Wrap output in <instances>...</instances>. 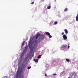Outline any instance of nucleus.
<instances>
[{"label": "nucleus", "mask_w": 78, "mask_h": 78, "mask_svg": "<svg viewBox=\"0 0 78 78\" xmlns=\"http://www.w3.org/2000/svg\"><path fill=\"white\" fill-rule=\"evenodd\" d=\"M17 73L19 74L20 75H21L22 73H23V69H19L17 71Z\"/></svg>", "instance_id": "obj_1"}, {"label": "nucleus", "mask_w": 78, "mask_h": 78, "mask_svg": "<svg viewBox=\"0 0 78 78\" xmlns=\"http://www.w3.org/2000/svg\"><path fill=\"white\" fill-rule=\"evenodd\" d=\"M70 75V78H75V76H76V73H75V72L73 73H71Z\"/></svg>", "instance_id": "obj_2"}, {"label": "nucleus", "mask_w": 78, "mask_h": 78, "mask_svg": "<svg viewBox=\"0 0 78 78\" xmlns=\"http://www.w3.org/2000/svg\"><path fill=\"white\" fill-rule=\"evenodd\" d=\"M39 36H40V34H37L34 36L35 39H37Z\"/></svg>", "instance_id": "obj_3"}, {"label": "nucleus", "mask_w": 78, "mask_h": 78, "mask_svg": "<svg viewBox=\"0 0 78 78\" xmlns=\"http://www.w3.org/2000/svg\"><path fill=\"white\" fill-rule=\"evenodd\" d=\"M63 37L64 39V40H66V39H67V36H66V34L63 35Z\"/></svg>", "instance_id": "obj_4"}, {"label": "nucleus", "mask_w": 78, "mask_h": 78, "mask_svg": "<svg viewBox=\"0 0 78 78\" xmlns=\"http://www.w3.org/2000/svg\"><path fill=\"white\" fill-rule=\"evenodd\" d=\"M24 51H25V49L23 50V52L21 54V55H20V57H21V58H22L23 57V56L24 55V54H25V51L24 52Z\"/></svg>", "instance_id": "obj_5"}, {"label": "nucleus", "mask_w": 78, "mask_h": 78, "mask_svg": "<svg viewBox=\"0 0 78 78\" xmlns=\"http://www.w3.org/2000/svg\"><path fill=\"white\" fill-rule=\"evenodd\" d=\"M21 67L23 69H24L26 67V64H24V63H23L22 64Z\"/></svg>", "instance_id": "obj_6"}, {"label": "nucleus", "mask_w": 78, "mask_h": 78, "mask_svg": "<svg viewBox=\"0 0 78 78\" xmlns=\"http://www.w3.org/2000/svg\"><path fill=\"white\" fill-rule=\"evenodd\" d=\"M66 47H67V45H63L61 46L62 48H66Z\"/></svg>", "instance_id": "obj_7"}, {"label": "nucleus", "mask_w": 78, "mask_h": 78, "mask_svg": "<svg viewBox=\"0 0 78 78\" xmlns=\"http://www.w3.org/2000/svg\"><path fill=\"white\" fill-rule=\"evenodd\" d=\"M28 56H27V57H26L25 58V59H24V61H25V62H26V61H27V59H28Z\"/></svg>", "instance_id": "obj_8"}, {"label": "nucleus", "mask_w": 78, "mask_h": 78, "mask_svg": "<svg viewBox=\"0 0 78 78\" xmlns=\"http://www.w3.org/2000/svg\"><path fill=\"white\" fill-rule=\"evenodd\" d=\"M64 31L66 34H67V33H68V31H67V29H65Z\"/></svg>", "instance_id": "obj_9"}, {"label": "nucleus", "mask_w": 78, "mask_h": 78, "mask_svg": "<svg viewBox=\"0 0 78 78\" xmlns=\"http://www.w3.org/2000/svg\"><path fill=\"white\" fill-rule=\"evenodd\" d=\"M34 61L35 62H38V61H39V60L38 59H34Z\"/></svg>", "instance_id": "obj_10"}, {"label": "nucleus", "mask_w": 78, "mask_h": 78, "mask_svg": "<svg viewBox=\"0 0 78 78\" xmlns=\"http://www.w3.org/2000/svg\"><path fill=\"white\" fill-rule=\"evenodd\" d=\"M41 39H44V37H45V36H44V35H41Z\"/></svg>", "instance_id": "obj_11"}, {"label": "nucleus", "mask_w": 78, "mask_h": 78, "mask_svg": "<svg viewBox=\"0 0 78 78\" xmlns=\"http://www.w3.org/2000/svg\"><path fill=\"white\" fill-rule=\"evenodd\" d=\"M76 21L78 20V14L76 16Z\"/></svg>", "instance_id": "obj_12"}, {"label": "nucleus", "mask_w": 78, "mask_h": 78, "mask_svg": "<svg viewBox=\"0 0 78 78\" xmlns=\"http://www.w3.org/2000/svg\"><path fill=\"white\" fill-rule=\"evenodd\" d=\"M68 10V9H67V8H66L64 11H65V12H66V11H67Z\"/></svg>", "instance_id": "obj_13"}, {"label": "nucleus", "mask_w": 78, "mask_h": 78, "mask_svg": "<svg viewBox=\"0 0 78 78\" xmlns=\"http://www.w3.org/2000/svg\"><path fill=\"white\" fill-rule=\"evenodd\" d=\"M46 33L48 36H49V35H50V33H49V32H46Z\"/></svg>", "instance_id": "obj_14"}, {"label": "nucleus", "mask_w": 78, "mask_h": 78, "mask_svg": "<svg viewBox=\"0 0 78 78\" xmlns=\"http://www.w3.org/2000/svg\"><path fill=\"white\" fill-rule=\"evenodd\" d=\"M51 8V6L50 5L48 7H47V9H49Z\"/></svg>", "instance_id": "obj_15"}, {"label": "nucleus", "mask_w": 78, "mask_h": 78, "mask_svg": "<svg viewBox=\"0 0 78 78\" xmlns=\"http://www.w3.org/2000/svg\"><path fill=\"white\" fill-rule=\"evenodd\" d=\"M37 58H41V55H39V56L37 57Z\"/></svg>", "instance_id": "obj_16"}, {"label": "nucleus", "mask_w": 78, "mask_h": 78, "mask_svg": "<svg viewBox=\"0 0 78 78\" xmlns=\"http://www.w3.org/2000/svg\"><path fill=\"white\" fill-rule=\"evenodd\" d=\"M66 61H67V62H69V61H70V60L67 58L66 59Z\"/></svg>", "instance_id": "obj_17"}, {"label": "nucleus", "mask_w": 78, "mask_h": 78, "mask_svg": "<svg viewBox=\"0 0 78 78\" xmlns=\"http://www.w3.org/2000/svg\"><path fill=\"white\" fill-rule=\"evenodd\" d=\"M48 36L49 38H51V37H52V36L50 35V34Z\"/></svg>", "instance_id": "obj_18"}, {"label": "nucleus", "mask_w": 78, "mask_h": 78, "mask_svg": "<svg viewBox=\"0 0 78 78\" xmlns=\"http://www.w3.org/2000/svg\"><path fill=\"white\" fill-rule=\"evenodd\" d=\"M24 44H25V42L23 41L22 43V46L23 47V45H24Z\"/></svg>", "instance_id": "obj_19"}, {"label": "nucleus", "mask_w": 78, "mask_h": 78, "mask_svg": "<svg viewBox=\"0 0 78 78\" xmlns=\"http://www.w3.org/2000/svg\"><path fill=\"white\" fill-rule=\"evenodd\" d=\"M25 50H27V48H28V47H27V46H26V47L25 48Z\"/></svg>", "instance_id": "obj_20"}, {"label": "nucleus", "mask_w": 78, "mask_h": 78, "mask_svg": "<svg viewBox=\"0 0 78 78\" xmlns=\"http://www.w3.org/2000/svg\"><path fill=\"white\" fill-rule=\"evenodd\" d=\"M57 23H58V22L56 21V22H55L54 24L55 25H56V24H57Z\"/></svg>", "instance_id": "obj_21"}, {"label": "nucleus", "mask_w": 78, "mask_h": 78, "mask_svg": "<svg viewBox=\"0 0 78 78\" xmlns=\"http://www.w3.org/2000/svg\"><path fill=\"white\" fill-rule=\"evenodd\" d=\"M69 44H68V48H70V46H69Z\"/></svg>", "instance_id": "obj_22"}, {"label": "nucleus", "mask_w": 78, "mask_h": 78, "mask_svg": "<svg viewBox=\"0 0 78 78\" xmlns=\"http://www.w3.org/2000/svg\"><path fill=\"white\" fill-rule=\"evenodd\" d=\"M31 66H29L27 68V69H31Z\"/></svg>", "instance_id": "obj_23"}, {"label": "nucleus", "mask_w": 78, "mask_h": 78, "mask_svg": "<svg viewBox=\"0 0 78 78\" xmlns=\"http://www.w3.org/2000/svg\"><path fill=\"white\" fill-rule=\"evenodd\" d=\"M7 76H3L2 78H7Z\"/></svg>", "instance_id": "obj_24"}, {"label": "nucleus", "mask_w": 78, "mask_h": 78, "mask_svg": "<svg viewBox=\"0 0 78 78\" xmlns=\"http://www.w3.org/2000/svg\"><path fill=\"white\" fill-rule=\"evenodd\" d=\"M57 74H53V75H54V76H55V75H56Z\"/></svg>", "instance_id": "obj_25"}, {"label": "nucleus", "mask_w": 78, "mask_h": 78, "mask_svg": "<svg viewBox=\"0 0 78 78\" xmlns=\"http://www.w3.org/2000/svg\"><path fill=\"white\" fill-rule=\"evenodd\" d=\"M63 34H64V32H62V35H63Z\"/></svg>", "instance_id": "obj_26"}, {"label": "nucleus", "mask_w": 78, "mask_h": 78, "mask_svg": "<svg viewBox=\"0 0 78 78\" xmlns=\"http://www.w3.org/2000/svg\"><path fill=\"white\" fill-rule=\"evenodd\" d=\"M32 5H33V4H34V2H31Z\"/></svg>", "instance_id": "obj_27"}, {"label": "nucleus", "mask_w": 78, "mask_h": 78, "mask_svg": "<svg viewBox=\"0 0 78 78\" xmlns=\"http://www.w3.org/2000/svg\"><path fill=\"white\" fill-rule=\"evenodd\" d=\"M45 76H46V77H47V73H45Z\"/></svg>", "instance_id": "obj_28"}, {"label": "nucleus", "mask_w": 78, "mask_h": 78, "mask_svg": "<svg viewBox=\"0 0 78 78\" xmlns=\"http://www.w3.org/2000/svg\"><path fill=\"white\" fill-rule=\"evenodd\" d=\"M62 74L63 73H64V72H62V73H61Z\"/></svg>", "instance_id": "obj_29"}, {"label": "nucleus", "mask_w": 78, "mask_h": 78, "mask_svg": "<svg viewBox=\"0 0 78 78\" xmlns=\"http://www.w3.org/2000/svg\"><path fill=\"white\" fill-rule=\"evenodd\" d=\"M22 78H24V77H22Z\"/></svg>", "instance_id": "obj_30"}]
</instances>
